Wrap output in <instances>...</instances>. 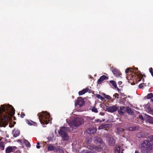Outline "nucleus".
<instances>
[{
	"mask_svg": "<svg viewBox=\"0 0 153 153\" xmlns=\"http://www.w3.org/2000/svg\"><path fill=\"white\" fill-rule=\"evenodd\" d=\"M15 114V109L9 104H4L0 107V127H5Z\"/></svg>",
	"mask_w": 153,
	"mask_h": 153,
	"instance_id": "obj_1",
	"label": "nucleus"
},
{
	"mask_svg": "<svg viewBox=\"0 0 153 153\" xmlns=\"http://www.w3.org/2000/svg\"><path fill=\"white\" fill-rule=\"evenodd\" d=\"M39 118L41 123L43 124H47L50 121V113L47 112H42L38 114Z\"/></svg>",
	"mask_w": 153,
	"mask_h": 153,
	"instance_id": "obj_2",
	"label": "nucleus"
},
{
	"mask_svg": "<svg viewBox=\"0 0 153 153\" xmlns=\"http://www.w3.org/2000/svg\"><path fill=\"white\" fill-rule=\"evenodd\" d=\"M140 147L142 153H151L149 150L152 149V146L151 145L149 140H145L141 144Z\"/></svg>",
	"mask_w": 153,
	"mask_h": 153,
	"instance_id": "obj_3",
	"label": "nucleus"
},
{
	"mask_svg": "<svg viewBox=\"0 0 153 153\" xmlns=\"http://www.w3.org/2000/svg\"><path fill=\"white\" fill-rule=\"evenodd\" d=\"M132 79L136 83H138L141 81L140 78L143 77V74L138 70L137 68H134L131 69Z\"/></svg>",
	"mask_w": 153,
	"mask_h": 153,
	"instance_id": "obj_4",
	"label": "nucleus"
},
{
	"mask_svg": "<svg viewBox=\"0 0 153 153\" xmlns=\"http://www.w3.org/2000/svg\"><path fill=\"white\" fill-rule=\"evenodd\" d=\"M84 120L81 118H75L70 124V126L72 128H74V127H78L80 125L83 124Z\"/></svg>",
	"mask_w": 153,
	"mask_h": 153,
	"instance_id": "obj_5",
	"label": "nucleus"
},
{
	"mask_svg": "<svg viewBox=\"0 0 153 153\" xmlns=\"http://www.w3.org/2000/svg\"><path fill=\"white\" fill-rule=\"evenodd\" d=\"M61 129H59L58 130V133L62 137L63 140L64 141L68 140H69V137L68 134L64 130H67L68 128L66 127H61Z\"/></svg>",
	"mask_w": 153,
	"mask_h": 153,
	"instance_id": "obj_6",
	"label": "nucleus"
},
{
	"mask_svg": "<svg viewBox=\"0 0 153 153\" xmlns=\"http://www.w3.org/2000/svg\"><path fill=\"white\" fill-rule=\"evenodd\" d=\"M88 148L90 149V150H86V153H95L96 151L100 152L103 150L102 148L100 146H88Z\"/></svg>",
	"mask_w": 153,
	"mask_h": 153,
	"instance_id": "obj_7",
	"label": "nucleus"
},
{
	"mask_svg": "<svg viewBox=\"0 0 153 153\" xmlns=\"http://www.w3.org/2000/svg\"><path fill=\"white\" fill-rule=\"evenodd\" d=\"M111 71L113 74L115 76L117 77L119 76L121 78H122L121 76L122 74L117 69L114 68H112Z\"/></svg>",
	"mask_w": 153,
	"mask_h": 153,
	"instance_id": "obj_8",
	"label": "nucleus"
},
{
	"mask_svg": "<svg viewBox=\"0 0 153 153\" xmlns=\"http://www.w3.org/2000/svg\"><path fill=\"white\" fill-rule=\"evenodd\" d=\"M84 104L83 99L81 97L77 98V100L75 102V105H79V106H83Z\"/></svg>",
	"mask_w": 153,
	"mask_h": 153,
	"instance_id": "obj_9",
	"label": "nucleus"
},
{
	"mask_svg": "<svg viewBox=\"0 0 153 153\" xmlns=\"http://www.w3.org/2000/svg\"><path fill=\"white\" fill-rule=\"evenodd\" d=\"M17 149L16 146H9L6 149V153H10L11 152H14Z\"/></svg>",
	"mask_w": 153,
	"mask_h": 153,
	"instance_id": "obj_10",
	"label": "nucleus"
},
{
	"mask_svg": "<svg viewBox=\"0 0 153 153\" xmlns=\"http://www.w3.org/2000/svg\"><path fill=\"white\" fill-rule=\"evenodd\" d=\"M117 109L118 108L116 106V105L108 107L107 108L108 111L111 113L115 112L117 110Z\"/></svg>",
	"mask_w": 153,
	"mask_h": 153,
	"instance_id": "obj_11",
	"label": "nucleus"
},
{
	"mask_svg": "<svg viewBox=\"0 0 153 153\" xmlns=\"http://www.w3.org/2000/svg\"><path fill=\"white\" fill-rule=\"evenodd\" d=\"M107 140H108V144L110 146H113L114 145L115 141L113 137H108Z\"/></svg>",
	"mask_w": 153,
	"mask_h": 153,
	"instance_id": "obj_12",
	"label": "nucleus"
},
{
	"mask_svg": "<svg viewBox=\"0 0 153 153\" xmlns=\"http://www.w3.org/2000/svg\"><path fill=\"white\" fill-rule=\"evenodd\" d=\"M108 78V77L106 76L105 75H102L100 76V78L98 79L97 81V83L98 84H101L103 81L105 80H107Z\"/></svg>",
	"mask_w": 153,
	"mask_h": 153,
	"instance_id": "obj_13",
	"label": "nucleus"
},
{
	"mask_svg": "<svg viewBox=\"0 0 153 153\" xmlns=\"http://www.w3.org/2000/svg\"><path fill=\"white\" fill-rule=\"evenodd\" d=\"M146 120L149 123L153 124V117L147 114L145 115Z\"/></svg>",
	"mask_w": 153,
	"mask_h": 153,
	"instance_id": "obj_14",
	"label": "nucleus"
},
{
	"mask_svg": "<svg viewBox=\"0 0 153 153\" xmlns=\"http://www.w3.org/2000/svg\"><path fill=\"white\" fill-rule=\"evenodd\" d=\"M111 125L109 124H104L100 126L98 128V130L104 129H105L107 128L110 127Z\"/></svg>",
	"mask_w": 153,
	"mask_h": 153,
	"instance_id": "obj_15",
	"label": "nucleus"
},
{
	"mask_svg": "<svg viewBox=\"0 0 153 153\" xmlns=\"http://www.w3.org/2000/svg\"><path fill=\"white\" fill-rule=\"evenodd\" d=\"M118 111L119 114L120 115H123L125 112V107L123 106L120 107V110L118 109Z\"/></svg>",
	"mask_w": 153,
	"mask_h": 153,
	"instance_id": "obj_16",
	"label": "nucleus"
},
{
	"mask_svg": "<svg viewBox=\"0 0 153 153\" xmlns=\"http://www.w3.org/2000/svg\"><path fill=\"white\" fill-rule=\"evenodd\" d=\"M13 134L14 137H16L20 135V131L18 130L14 129L13 131Z\"/></svg>",
	"mask_w": 153,
	"mask_h": 153,
	"instance_id": "obj_17",
	"label": "nucleus"
},
{
	"mask_svg": "<svg viewBox=\"0 0 153 153\" xmlns=\"http://www.w3.org/2000/svg\"><path fill=\"white\" fill-rule=\"evenodd\" d=\"M139 129V126H129L127 129L130 131H134L137 130Z\"/></svg>",
	"mask_w": 153,
	"mask_h": 153,
	"instance_id": "obj_18",
	"label": "nucleus"
},
{
	"mask_svg": "<svg viewBox=\"0 0 153 153\" xmlns=\"http://www.w3.org/2000/svg\"><path fill=\"white\" fill-rule=\"evenodd\" d=\"M89 90V88L88 87H87L85 89H83L82 91H79V95H82L83 94H84L85 93H86L87 92H88V90Z\"/></svg>",
	"mask_w": 153,
	"mask_h": 153,
	"instance_id": "obj_19",
	"label": "nucleus"
},
{
	"mask_svg": "<svg viewBox=\"0 0 153 153\" xmlns=\"http://www.w3.org/2000/svg\"><path fill=\"white\" fill-rule=\"evenodd\" d=\"M55 148V146L52 144H49L48 145V151H53Z\"/></svg>",
	"mask_w": 153,
	"mask_h": 153,
	"instance_id": "obj_20",
	"label": "nucleus"
},
{
	"mask_svg": "<svg viewBox=\"0 0 153 153\" xmlns=\"http://www.w3.org/2000/svg\"><path fill=\"white\" fill-rule=\"evenodd\" d=\"M88 131H89V132H88L90 134H94L96 132L97 129L94 128H90L88 129Z\"/></svg>",
	"mask_w": 153,
	"mask_h": 153,
	"instance_id": "obj_21",
	"label": "nucleus"
},
{
	"mask_svg": "<svg viewBox=\"0 0 153 153\" xmlns=\"http://www.w3.org/2000/svg\"><path fill=\"white\" fill-rule=\"evenodd\" d=\"M129 114H131L132 113L131 108L129 106H126L125 107V111Z\"/></svg>",
	"mask_w": 153,
	"mask_h": 153,
	"instance_id": "obj_22",
	"label": "nucleus"
},
{
	"mask_svg": "<svg viewBox=\"0 0 153 153\" xmlns=\"http://www.w3.org/2000/svg\"><path fill=\"white\" fill-rule=\"evenodd\" d=\"M4 143L2 141H1V140H0V149L2 150H4Z\"/></svg>",
	"mask_w": 153,
	"mask_h": 153,
	"instance_id": "obj_23",
	"label": "nucleus"
},
{
	"mask_svg": "<svg viewBox=\"0 0 153 153\" xmlns=\"http://www.w3.org/2000/svg\"><path fill=\"white\" fill-rule=\"evenodd\" d=\"M109 82L114 88L117 87L116 83L115 81L113 80H111Z\"/></svg>",
	"mask_w": 153,
	"mask_h": 153,
	"instance_id": "obj_24",
	"label": "nucleus"
},
{
	"mask_svg": "<svg viewBox=\"0 0 153 153\" xmlns=\"http://www.w3.org/2000/svg\"><path fill=\"white\" fill-rule=\"evenodd\" d=\"M132 68H129L126 69L125 72L126 73H130V74L132 76L131 73H132V71H131Z\"/></svg>",
	"mask_w": 153,
	"mask_h": 153,
	"instance_id": "obj_25",
	"label": "nucleus"
},
{
	"mask_svg": "<svg viewBox=\"0 0 153 153\" xmlns=\"http://www.w3.org/2000/svg\"><path fill=\"white\" fill-rule=\"evenodd\" d=\"M121 149L119 146L116 147L115 149L114 152L115 153H120Z\"/></svg>",
	"mask_w": 153,
	"mask_h": 153,
	"instance_id": "obj_26",
	"label": "nucleus"
},
{
	"mask_svg": "<svg viewBox=\"0 0 153 153\" xmlns=\"http://www.w3.org/2000/svg\"><path fill=\"white\" fill-rule=\"evenodd\" d=\"M118 132L119 134H121L124 131V130L122 128L119 127L117 128Z\"/></svg>",
	"mask_w": 153,
	"mask_h": 153,
	"instance_id": "obj_27",
	"label": "nucleus"
},
{
	"mask_svg": "<svg viewBox=\"0 0 153 153\" xmlns=\"http://www.w3.org/2000/svg\"><path fill=\"white\" fill-rule=\"evenodd\" d=\"M95 95L97 97L100 99L102 100H104V98L103 97L99 94H96Z\"/></svg>",
	"mask_w": 153,
	"mask_h": 153,
	"instance_id": "obj_28",
	"label": "nucleus"
},
{
	"mask_svg": "<svg viewBox=\"0 0 153 153\" xmlns=\"http://www.w3.org/2000/svg\"><path fill=\"white\" fill-rule=\"evenodd\" d=\"M153 97V94L152 93L148 94L146 96L147 99H150Z\"/></svg>",
	"mask_w": 153,
	"mask_h": 153,
	"instance_id": "obj_29",
	"label": "nucleus"
},
{
	"mask_svg": "<svg viewBox=\"0 0 153 153\" xmlns=\"http://www.w3.org/2000/svg\"><path fill=\"white\" fill-rule=\"evenodd\" d=\"M24 143L26 146L27 147H30V143L27 140H25Z\"/></svg>",
	"mask_w": 153,
	"mask_h": 153,
	"instance_id": "obj_30",
	"label": "nucleus"
},
{
	"mask_svg": "<svg viewBox=\"0 0 153 153\" xmlns=\"http://www.w3.org/2000/svg\"><path fill=\"white\" fill-rule=\"evenodd\" d=\"M148 111L150 114L153 115V108H148Z\"/></svg>",
	"mask_w": 153,
	"mask_h": 153,
	"instance_id": "obj_31",
	"label": "nucleus"
},
{
	"mask_svg": "<svg viewBox=\"0 0 153 153\" xmlns=\"http://www.w3.org/2000/svg\"><path fill=\"white\" fill-rule=\"evenodd\" d=\"M91 110L93 112H94L95 113H97L98 112V110L97 108L94 107H92Z\"/></svg>",
	"mask_w": 153,
	"mask_h": 153,
	"instance_id": "obj_32",
	"label": "nucleus"
},
{
	"mask_svg": "<svg viewBox=\"0 0 153 153\" xmlns=\"http://www.w3.org/2000/svg\"><path fill=\"white\" fill-rule=\"evenodd\" d=\"M145 115V117H143V116L142 115H140L139 116V118L141 120L143 121H144L145 120H146V118H145V115Z\"/></svg>",
	"mask_w": 153,
	"mask_h": 153,
	"instance_id": "obj_33",
	"label": "nucleus"
},
{
	"mask_svg": "<svg viewBox=\"0 0 153 153\" xmlns=\"http://www.w3.org/2000/svg\"><path fill=\"white\" fill-rule=\"evenodd\" d=\"M148 140L150 141H153V135H150L148 137Z\"/></svg>",
	"mask_w": 153,
	"mask_h": 153,
	"instance_id": "obj_34",
	"label": "nucleus"
},
{
	"mask_svg": "<svg viewBox=\"0 0 153 153\" xmlns=\"http://www.w3.org/2000/svg\"><path fill=\"white\" fill-rule=\"evenodd\" d=\"M95 141H96L97 142L99 143H101L102 141V139L99 138H97L95 140Z\"/></svg>",
	"mask_w": 153,
	"mask_h": 153,
	"instance_id": "obj_35",
	"label": "nucleus"
},
{
	"mask_svg": "<svg viewBox=\"0 0 153 153\" xmlns=\"http://www.w3.org/2000/svg\"><path fill=\"white\" fill-rule=\"evenodd\" d=\"M59 146H57V147H55V148L54 150H53L54 152H58L59 151Z\"/></svg>",
	"mask_w": 153,
	"mask_h": 153,
	"instance_id": "obj_36",
	"label": "nucleus"
},
{
	"mask_svg": "<svg viewBox=\"0 0 153 153\" xmlns=\"http://www.w3.org/2000/svg\"><path fill=\"white\" fill-rule=\"evenodd\" d=\"M119 96V95L117 93H115L114 95H113V97H114L115 98H117L118 99L119 97L118 96Z\"/></svg>",
	"mask_w": 153,
	"mask_h": 153,
	"instance_id": "obj_37",
	"label": "nucleus"
},
{
	"mask_svg": "<svg viewBox=\"0 0 153 153\" xmlns=\"http://www.w3.org/2000/svg\"><path fill=\"white\" fill-rule=\"evenodd\" d=\"M105 98L107 99H111V98L110 96L106 95L105 97Z\"/></svg>",
	"mask_w": 153,
	"mask_h": 153,
	"instance_id": "obj_38",
	"label": "nucleus"
},
{
	"mask_svg": "<svg viewBox=\"0 0 153 153\" xmlns=\"http://www.w3.org/2000/svg\"><path fill=\"white\" fill-rule=\"evenodd\" d=\"M58 152L59 153H64V152L63 151V150L60 149V147L59 148Z\"/></svg>",
	"mask_w": 153,
	"mask_h": 153,
	"instance_id": "obj_39",
	"label": "nucleus"
},
{
	"mask_svg": "<svg viewBox=\"0 0 153 153\" xmlns=\"http://www.w3.org/2000/svg\"><path fill=\"white\" fill-rule=\"evenodd\" d=\"M25 116V114H24V112H22L21 113L20 117H21L23 118Z\"/></svg>",
	"mask_w": 153,
	"mask_h": 153,
	"instance_id": "obj_40",
	"label": "nucleus"
},
{
	"mask_svg": "<svg viewBox=\"0 0 153 153\" xmlns=\"http://www.w3.org/2000/svg\"><path fill=\"white\" fill-rule=\"evenodd\" d=\"M149 71L151 74L153 73V68H149Z\"/></svg>",
	"mask_w": 153,
	"mask_h": 153,
	"instance_id": "obj_41",
	"label": "nucleus"
},
{
	"mask_svg": "<svg viewBox=\"0 0 153 153\" xmlns=\"http://www.w3.org/2000/svg\"><path fill=\"white\" fill-rule=\"evenodd\" d=\"M37 144V145L36 146V148L38 149H39L40 147V146H39V145H40V143L39 142H38Z\"/></svg>",
	"mask_w": 153,
	"mask_h": 153,
	"instance_id": "obj_42",
	"label": "nucleus"
},
{
	"mask_svg": "<svg viewBox=\"0 0 153 153\" xmlns=\"http://www.w3.org/2000/svg\"><path fill=\"white\" fill-rule=\"evenodd\" d=\"M143 84L141 83L139 85V87L140 88H142L143 87Z\"/></svg>",
	"mask_w": 153,
	"mask_h": 153,
	"instance_id": "obj_43",
	"label": "nucleus"
},
{
	"mask_svg": "<svg viewBox=\"0 0 153 153\" xmlns=\"http://www.w3.org/2000/svg\"><path fill=\"white\" fill-rule=\"evenodd\" d=\"M88 92H89V93H91L93 92V91L92 90H91V89H90L89 88V90H88Z\"/></svg>",
	"mask_w": 153,
	"mask_h": 153,
	"instance_id": "obj_44",
	"label": "nucleus"
},
{
	"mask_svg": "<svg viewBox=\"0 0 153 153\" xmlns=\"http://www.w3.org/2000/svg\"><path fill=\"white\" fill-rule=\"evenodd\" d=\"M29 125H31L32 124V123H30V122L28 120L27 122V123Z\"/></svg>",
	"mask_w": 153,
	"mask_h": 153,
	"instance_id": "obj_45",
	"label": "nucleus"
},
{
	"mask_svg": "<svg viewBox=\"0 0 153 153\" xmlns=\"http://www.w3.org/2000/svg\"><path fill=\"white\" fill-rule=\"evenodd\" d=\"M143 77H141L140 78L141 80V79H142V81H143V82H144V78H143Z\"/></svg>",
	"mask_w": 153,
	"mask_h": 153,
	"instance_id": "obj_46",
	"label": "nucleus"
},
{
	"mask_svg": "<svg viewBox=\"0 0 153 153\" xmlns=\"http://www.w3.org/2000/svg\"><path fill=\"white\" fill-rule=\"evenodd\" d=\"M122 82L121 81H119L118 82V84H119V85H121L122 84Z\"/></svg>",
	"mask_w": 153,
	"mask_h": 153,
	"instance_id": "obj_47",
	"label": "nucleus"
},
{
	"mask_svg": "<svg viewBox=\"0 0 153 153\" xmlns=\"http://www.w3.org/2000/svg\"><path fill=\"white\" fill-rule=\"evenodd\" d=\"M102 95L104 97L105 96V95H106V94H105L104 93H102Z\"/></svg>",
	"mask_w": 153,
	"mask_h": 153,
	"instance_id": "obj_48",
	"label": "nucleus"
},
{
	"mask_svg": "<svg viewBox=\"0 0 153 153\" xmlns=\"http://www.w3.org/2000/svg\"><path fill=\"white\" fill-rule=\"evenodd\" d=\"M140 134L138 133V134H137V136H138L139 137H140V136H138L139 135H140Z\"/></svg>",
	"mask_w": 153,
	"mask_h": 153,
	"instance_id": "obj_49",
	"label": "nucleus"
},
{
	"mask_svg": "<svg viewBox=\"0 0 153 153\" xmlns=\"http://www.w3.org/2000/svg\"><path fill=\"white\" fill-rule=\"evenodd\" d=\"M13 123L14 125L16 123V122H15V121H14Z\"/></svg>",
	"mask_w": 153,
	"mask_h": 153,
	"instance_id": "obj_50",
	"label": "nucleus"
},
{
	"mask_svg": "<svg viewBox=\"0 0 153 153\" xmlns=\"http://www.w3.org/2000/svg\"><path fill=\"white\" fill-rule=\"evenodd\" d=\"M151 100L152 102H153V99H151Z\"/></svg>",
	"mask_w": 153,
	"mask_h": 153,
	"instance_id": "obj_51",
	"label": "nucleus"
},
{
	"mask_svg": "<svg viewBox=\"0 0 153 153\" xmlns=\"http://www.w3.org/2000/svg\"><path fill=\"white\" fill-rule=\"evenodd\" d=\"M151 75H152V76H153V73H152V74H151Z\"/></svg>",
	"mask_w": 153,
	"mask_h": 153,
	"instance_id": "obj_52",
	"label": "nucleus"
},
{
	"mask_svg": "<svg viewBox=\"0 0 153 153\" xmlns=\"http://www.w3.org/2000/svg\"><path fill=\"white\" fill-rule=\"evenodd\" d=\"M118 90H119V88L118 87H117Z\"/></svg>",
	"mask_w": 153,
	"mask_h": 153,
	"instance_id": "obj_53",
	"label": "nucleus"
},
{
	"mask_svg": "<svg viewBox=\"0 0 153 153\" xmlns=\"http://www.w3.org/2000/svg\"><path fill=\"white\" fill-rule=\"evenodd\" d=\"M144 77L146 76H145V75H144Z\"/></svg>",
	"mask_w": 153,
	"mask_h": 153,
	"instance_id": "obj_54",
	"label": "nucleus"
},
{
	"mask_svg": "<svg viewBox=\"0 0 153 153\" xmlns=\"http://www.w3.org/2000/svg\"><path fill=\"white\" fill-rule=\"evenodd\" d=\"M14 126V125H12V127H13Z\"/></svg>",
	"mask_w": 153,
	"mask_h": 153,
	"instance_id": "obj_55",
	"label": "nucleus"
},
{
	"mask_svg": "<svg viewBox=\"0 0 153 153\" xmlns=\"http://www.w3.org/2000/svg\"><path fill=\"white\" fill-rule=\"evenodd\" d=\"M122 152V153H123V152Z\"/></svg>",
	"mask_w": 153,
	"mask_h": 153,
	"instance_id": "obj_56",
	"label": "nucleus"
}]
</instances>
